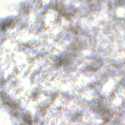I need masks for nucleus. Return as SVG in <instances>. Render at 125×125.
Returning a JSON list of instances; mask_svg holds the SVG:
<instances>
[{"mask_svg": "<svg viewBox=\"0 0 125 125\" xmlns=\"http://www.w3.org/2000/svg\"><path fill=\"white\" fill-rule=\"evenodd\" d=\"M30 116L29 115H27L25 116L23 121L24 122H27L28 124L31 125L32 124V121L30 120Z\"/></svg>", "mask_w": 125, "mask_h": 125, "instance_id": "obj_2", "label": "nucleus"}, {"mask_svg": "<svg viewBox=\"0 0 125 125\" xmlns=\"http://www.w3.org/2000/svg\"><path fill=\"white\" fill-rule=\"evenodd\" d=\"M10 23V22L7 21L3 22L0 25V27L2 29H3L9 26Z\"/></svg>", "mask_w": 125, "mask_h": 125, "instance_id": "obj_1", "label": "nucleus"}]
</instances>
